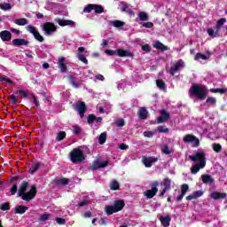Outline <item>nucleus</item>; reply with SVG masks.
I'll return each mask as SVG.
<instances>
[{"instance_id": "nucleus-1", "label": "nucleus", "mask_w": 227, "mask_h": 227, "mask_svg": "<svg viewBox=\"0 0 227 227\" xmlns=\"http://www.w3.org/2000/svg\"><path fill=\"white\" fill-rule=\"evenodd\" d=\"M11 184H12V187L10 189L11 196H15L17 194L18 190V197L21 198L23 201H31V200H35L36 196V192L38 191L36 190V186L32 185L29 192H27V187H29V183L27 181H22V178L19 176H15L11 178Z\"/></svg>"}, {"instance_id": "nucleus-2", "label": "nucleus", "mask_w": 227, "mask_h": 227, "mask_svg": "<svg viewBox=\"0 0 227 227\" xmlns=\"http://www.w3.org/2000/svg\"><path fill=\"white\" fill-rule=\"evenodd\" d=\"M208 90L207 87L203 84L194 83L189 89V95L190 97H196L199 100H205L207 98V95Z\"/></svg>"}, {"instance_id": "nucleus-3", "label": "nucleus", "mask_w": 227, "mask_h": 227, "mask_svg": "<svg viewBox=\"0 0 227 227\" xmlns=\"http://www.w3.org/2000/svg\"><path fill=\"white\" fill-rule=\"evenodd\" d=\"M69 159L73 164H81L83 160H86V157H84V153L81 148H74L69 153Z\"/></svg>"}, {"instance_id": "nucleus-4", "label": "nucleus", "mask_w": 227, "mask_h": 227, "mask_svg": "<svg viewBox=\"0 0 227 227\" xmlns=\"http://www.w3.org/2000/svg\"><path fill=\"white\" fill-rule=\"evenodd\" d=\"M151 190H147L144 192V196L152 200L159 192V181H154L150 184Z\"/></svg>"}, {"instance_id": "nucleus-5", "label": "nucleus", "mask_w": 227, "mask_h": 227, "mask_svg": "<svg viewBox=\"0 0 227 227\" xmlns=\"http://www.w3.org/2000/svg\"><path fill=\"white\" fill-rule=\"evenodd\" d=\"M189 159L190 160H192V162H199V164H203L204 166H207V158L205 152H198L194 155H190Z\"/></svg>"}, {"instance_id": "nucleus-6", "label": "nucleus", "mask_w": 227, "mask_h": 227, "mask_svg": "<svg viewBox=\"0 0 227 227\" xmlns=\"http://www.w3.org/2000/svg\"><path fill=\"white\" fill-rule=\"evenodd\" d=\"M184 143H194V148H198L200 146V138L192 134H187L183 137Z\"/></svg>"}, {"instance_id": "nucleus-7", "label": "nucleus", "mask_w": 227, "mask_h": 227, "mask_svg": "<svg viewBox=\"0 0 227 227\" xmlns=\"http://www.w3.org/2000/svg\"><path fill=\"white\" fill-rule=\"evenodd\" d=\"M43 31H44L45 35L48 36L52 35V33H56L58 31V28L56 27V25L52 22H46L43 24Z\"/></svg>"}, {"instance_id": "nucleus-8", "label": "nucleus", "mask_w": 227, "mask_h": 227, "mask_svg": "<svg viewBox=\"0 0 227 227\" xmlns=\"http://www.w3.org/2000/svg\"><path fill=\"white\" fill-rule=\"evenodd\" d=\"M109 166V161H100L96 160L92 162V165L89 167L90 171H95L97 169H100V168H107Z\"/></svg>"}, {"instance_id": "nucleus-9", "label": "nucleus", "mask_w": 227, "mask_h": 227, "mask_svg": "<svg viewBox=\"0 0 227 227\" xmlns=\"http://www.w3.org/2000/svg\"><path fill=\"white\" fill-rule=\"evenodd\" d=\"M27 31H28L29 33H31L34 37L37 40V42H44L43 36H42V35H40V32H38V30H36V28L31 25L27 27Z\"/></svg>"}, {"instance_id": "nucleus-10", "label": "nucleus", "mask_w": 227, "mask_h": 227, "mask_svg": "<svg viewBox=\"0 0 227 227\" xmlns=\"http://www.w3.org/2000/svg\"><path fill=\"white\" fill-rule=\"evenodd\" d=\"M75 109H77L80 118H84V114H86V111H88V107L86 106V103L78 102L75 104Z\"/></svg>"}, {"instance_id": "nucleus-11", "label": "nucleus", "mask_w": 227, "mask_h": 227, "mask_svg": "<svg viewBox=\"0 0 227 227\" xmlns=\"http://www.w3.org/2000/svg\"><path fill=\"white\" fill-rule=\"evenodd\" d=\"M182 67H184V60L179 59L174 64V66L170 67V75H175V74H176V72H178V70H180Z\"/></svg>"}, {"instance_id": "nucleus-12", "label": "nucleus", "mask_w": 227, "mask_h": 227, "mask_svg": "<svg viewBox=\"0 0 227 227\" xmlns=\"http://www.w3.org/2000/svg\"><path fill=\"white\" fill-rule=\"evenodd\" d=\"M12 45H14V47H27V45H29V41L22 38H16L12 40Z\"/></svg>"}, {"instance_id": "nucleus-13", "label": "nucleus", "mask_w": 227, "mask_h": 227, "mask_svg": "<svg viewBox=\"0 0 227 227\" xmlns=\"http://www.w3.org/2000/svg\"><path fill=\"white\" fill-rule=\"evenodd\" d=\"M169 120V113H168L165 109L161 110L160 116L158 117L157 123H164Z\"/></svg>"}, {"instance_id": "nucleus-14", "label": "nucleus", "mask_w": 227, "mask_h": 227, "mask_svg": "<svg viewBox=\"0 0 227 227\" xmlns=\"http://www.w3.org/2000/svg\"><path fill=\"white\" fill-rule=\"evenodd\" d=\"M204 192L201 190L199 191H195L192 192V194L188 195L186 197V200L187 201H192V200H198V198H201V196H203Z\"/></svg>"}, {"instance_id": "nucleus-15", "label": "nucleus", "mask_w": 227, "mask_h": 227, "mask_svg": "<svg viewBox=\"0 0 227 227\" xmlns=\"http://www.w3.org/2000/svg\"><path fill=\"white\" fill-rule=\"evenodd\" d=\"M157 160H159V158H155V157L143 158V162L145 168H152V164H153V162H157Z\"/></svg>"}, {"instance_id": "nucleus-16", "label": "nucleus", "mask_w": 227, "mask_h": 227, "mask_svg": "<svg viewBox=\"0 0 227 227\" xmlns=\"http://www.w3.org/2000/svg\"><path fill=\"white\" fill-rule=\"evenodd\" d=\"M0 38L3 42H10V40H12V32H10L8 30L1 31Z\"/></svg>"}, {"instance_id": "nucleus-17", "label": "nucleus", "mask_w": 227, "mask_h": 227, "mask_svg": "<svg viewBox=\"0 0 227 227\" xmlns=\"http://www.w3.org/2000/svg\"><path fill=\"white\" fill-rule=\"evenodd\" d=\"M117 56L119 58H132V52H130L129 51L118 49L117 50Z\"/></svg>"}, {"instance_id": "nucleus-18", "label": "nucleus", "mask_w": 227, "mask_h": 227, "mask_svg": "<svg viewBox=\"0 0 227 227\" xmlns=\"http://www.w3.org/2000/svg\"><path fill=\"white\" fill-rule=\"evenodd\" d=\"M125 207V201L122 200H117L114 202V207L117 212H121V210H123V207Z\"/></svg>"}, {"instance_id": "nucleus-19", "label": "nucleus", "mask_w": 227, "mask_h": 227, "mask_svg": "<svg viewBox=\"0 0 227 227\" xmlns=\"http://www.w3.org/2000/svg\"><path fill=\"white\" fill-rule=\"evenodd\" d=\"M201 178H202L203 184H208L209 185H212V184H214V182H215L214 180V177H212V176H210L208 174L202 175Z\"/></svg>"}, {"instance_id": "nucleus-20", "label": "nucleus", "mask_w": 227, "mask_h": 227, "mask_svg": "<svg viewBox=\"0 0 227 227\" xmlns=\"http://www.w3.org/2000/svg\"><path fill=\"white\" fill-rule=\"evenodd\" d=\"M59 26H61L62 27H65V26H74L75 22L70 20H61L59 19L57 20Z\"/></svg>"}, {"instance_id": "nucleus-21", "label": "nucleus", "mask_w": 227, "mask_h": 227, "mask_svg": "<svg viewBox=\"0 0 227 227\" xmlns=\"http://www.w3.org/2000/svg\"><path fill=\"white\" fill-rule=\"evenodd\" d=\"M210 196L213 200H224L227 194L225 192H214Z\"/></svg>"}, {"instance_id": "nucleus-22", "label": "nucleus", "mask_w": 227, "mask_h": 227, "mask_svg": "<svg viewBox=\"0 0 227 227\" xmlns=\"http://www.w3.org/2000/svg\"><path fill=\"white\" fill-rule=\"evenodd\" d=\"M121 12H125L128 15H132V9L129 7V4L125 2H121Z\"/></svg>"}, {"instance_id": "nucleus-23", "label": "nucleus", "mask_w": 227, "mask_h": 227, "mask_svg": "<svg viewBox=\"0 0 227 227\" xmlns=\"http://www.w3.org/2000/svg\"><path fill=\"white\" fill-rule=\"evenodd\" d=\"M42 166V164L40 163V161H35L32 164L31 168L28 170V173H30V175H34V173H36V171H38V169H40V167Z\"/></svg>"}, {"instance_id": "nucleus-24", "label": "nucleus", "mask_w": 227, "mask_h": 227, "mask_svg": "<svg viewBox=\"0 0 227 227\" xmlns=\"http://www.w3.org/2000/svg\"><path fill=\"white\" fill-rule=\"evenodd\" d=\"M59 68L63 74L67 72V70H68V67H67V64H65V57H62L59 59Z\"/></svg>"}, {"instance_id": "nucleus-25", "label": "nucleus", "mask_w": 227, "mask_h": 227, "mask_svg": "<svg viewBox=\"0 0 227 227\" xmlns=\"http://www.w3.org/2000/svg\"><path fill=\"white\" fill-rule=\"evenodd\" d=\"M29 207L20 205L15 207L14 214H20V215L26 214V211H27Z\"/></svg>"}, {"instance_id": "nucleus-26", "label": "nucleus", "mask_w": 227, "mask_h": 227, "mask_svg": "<svg viewBox=\"0 0 227 227\" xmlns=\"http://www.w3.org/2000/svg\"><path fill=\"white\" fill-rule=\"evenodd\" d=\"M105 212L106 215H113V214H116V208L114 207V205H108L105 207Z\"/></svg>"}, {"instance_id": "nucleus-27", "label": "nucleus", "mask_w": 227, "mask_h": 227, "mask_svg": "<svg viewBox=\"0 0 227 227\" xmlns=\"http://www.w3.org/2000/svg\"><path fill=\"white\" fill-rule=\"evenodd\" d=\"M154 49H158V51H161L162 52L168 51V46L164 45L160 41H156L153 44Z\"/></svg>"}, {"instance_id": "nucleus-28", "label": "nucleus", "mask_w": 227, "mask_h": 227, "mask_svg": "<svg viewBox=\"0 0 227 227\" xmlns=\"http://www.w3.org/2000/svg\"><path fill=\"white\" fill-rule=\"evenodd\" d=\"M205 166L206 165L200 164V163H197V164L193 165L191 168L192 175H196L200 171V169H203V168H205Z\"/></svg>"}, {"instance_id": "nucleus-29", "label": "nucleus", "mask_w": 227, "mask_h": 227, "mask_svg": "<svg viewBox=\"0 0 227 227\" xmlns=\"http://www.w3.org/2000/svg\"><path fill=\"white\" fill-rule=\"evenodd\" d=\"M160 221L164 227H169V223H171V217L169 215L167 216H161L160 218Z\"/></svg>"}, {"instance_id": "nucleus-30", "label": "nucleus", "mask_w": 227, "mask_h": 227, "mask_svg": "<svg viewBox=\"0 0 227 227\" xmlns=\"http://www.w3.org/2000/svg\"><path fill=\"white\" fill-rule=\"evenodd\" d=\"M138 116L140 120H146V116H148V110L145 107H141L138 111Z\"/></svg>"}, {"instance_id": "nucleus-31", "label": "nucleus", "mask_w": 227, "mask_h": 227, "mask_svg": "<svg viewBox=\"0 0 227 227\" xmlns=\"http://www.w3.org/2000/svg\"><path fill=\"white\" fill-rule=\"evenodd\" d=\"M210 59V55L207 56L201 52H198L194 57L195 61H200V59H203L204 61H207V59Z\"/></svg>"}, {"instance_id": "nucleus-32", "label": "nucleus", "mask_w": 227, "mask_h": 227, "mask_svg": "<svg viewBox=\"0 0 227 227\" xmlns=\"http://www.w3.org/2000/svg\"><path fill=\"white\" fill-rule=\"evenodd\" d=\"M156 86L162 91H166V90H168V87H166V82H164V80H157Z\"/></svg>"}, {"instance_id": "nucleus-33", "label": "nucleus", "mask_w": 227, "mask_h": 227, "mask_svg": "<svg viewBox=\"0 0 227 227\" xmlns=\"http://www.w3.org/2000/svg\"><path fill=\"white\" fill-rule=\"evenodd\" d=\"M110 189L111 191H118L120 189V183L114 179L110 183Z\"/></svg>"}, {"instance_id": "nucleus-34", "label": "nucleus", "mask_w": 227, "mask_h": 227, "mask_svg": "<svg viewBox=\"0 0 227 227\" xmlns=\"http://www.w3.org/2000/svg\"><path fill=\"white\" fill-rule=\"evenodd\" d=\"M162 185L164 186L163 189H167L168 191H169L171 189V179H169V177L164 178Z\"/></svg>"}, {"instance_id": "nucleus-35", "label": "nucleus", "mask_w": 227, "mask_h": 227, "mask_svg": "<svg viewBox=\"0 0 227 227\" xmlns=\"http://www.w3.org/2000/svg\"><path fill=\"white\" fill-rule=\"evenodd\" d=\"M110 26H114V27H123V26H125V22L116 20L111 21Z\"/></svg>"}, {"instance_id": "nucleus-36", "label": "nucleus", "mask_w": 227, "mask_h": 227, "mask_svg": "<svg viewBox=\"0 0 227 227\" xmlns=\"http://www.w3.org/2000/svg\"><path fill=\"white\" fill-rule=\"evenodd\" d=\"M207 33L211 38H217L219 36V31L217 29L214 31L211 27L207 28Z\"/></svg>"}, {"instance_id": "nucleus-37", "label": "nucleus", "mask_w": 227, "mask_h": 227, "mask_svg": "<svg viewBox=\"0 0 227 227\" xmlns=\"http://www.w3.org/2000/svg\"><path fill=\"white\" fill-rule=\"evenodd\" d=\"M209 91L211 93H220V95H224L227 93V89L226 88H222V89H210Z\"/></svg>"}, {"instance_id": "nucleus-38", "label": "nucleus", "mask_w": 227, "mask_h": 227, "mask_svg": "<svg viewBox=\"0 0 227 227\" xmlns=\"http://www.w3.org/2000/svg\"><path fill=\"white\" fill-rule=\"evenodd\" d=\"M225 22H226V18H221L220 20H217L216 26H215L217 31H221V27L224 26Z\"/></svg>"}, {"instance_id": "nucleus-39", "label": "nucleus", "mask_w": 227, "mask_h": 227, "mask_svg": "<svg viewBox=\"0 0 227 227\" xmlns=\"http://www.w3.org/2000/svg\"><path fill=\"white\" fill-rule=\"evenodd\" d=\"M55 182L59 185H68V184H70V179H68V178H60V179H56Z\"/></svg>"}, {"instance_id": "nucleus-40", "label": "nucleus", "mask_w": 227, "mask_h": 227, "mask_svg": "<svg viewBox=\"0 0 227 227\" xmlns=\"http://www.w3.org/2000/svg\"><path fill=\"white\" fill-rule=\"evenodd\" d=\"M14 24H17V26H26L27 20L26 18L17 19L14 20Z\"/></svg>"}, {"instance_id": "nucleus-41", "label": "nucleus", "mask_w": 227, "mask_h": 227, "mask_svg": "<svg viewBox=\"0 0 227 227\" xmlns=\"http://www.w3.org/2000/svg\"><path fill=\"white\" fill-rule=\"evenodd\" d=\"M106 141H107V133L103 132L99 135L98 143L100 145H104L106 143Z\"/></svg>"}, {"instance_id": "nucleus-42", "label": "nucleus", "mask_w": 227, "mask_h": 227, "mask_svg": "<svg viewBox=\"0 0 227 227\" xmlns=\"http://www.w3.org/2000/svg\"><path fill=\"white\" fill-rule=\"evenodd\" d=\"M95 120H97V116H95L93 114H90L87 116V123L89 125H93V123H95Z\"/></svg>"}, {"instance_id": "nucleus-43", "label": "nucleus", "mask_w": 227, "mask_h": 227, "mask_svg": "<svg viewBox=\"0 0 227 227\" xmlns=\"http://www.w3.org/2000/svg\"><path fill=\"white\" fill-rule=\"evenodd\" d=\"M49 217H51V214L43 213V214L40 215L39 221L41 223H45V221H49Z\"/></svg>"}, {"instance_id": "nucleus-44", "label": "nucleus", "mask_w": 227, "mask_h": 227, "mask_svg": "<svg viewBox=\"0 0 227 227\" xmlns=\"http://www.w3.org/2000/svg\"><path fill=\"white\" fill-rule=\"evenodd\" d=\"M212 148L216 153H221L223 151V145H221V144H213Z\"/></svg>"}, {"instance_id": "nucleus-45", "label": "nucleus", "mask_w": 227, "mask_h": 227, "mask_svg": "<svg viewBox=\"0 0 227 227\" xmlns=\"http://www.w3.org/2000/svg\"><path fill=\"white\" fill-rule=\"evenodd\" d=\"M162 153L165 155H171L173 153V151L169 150V146L168 145H164L161 148Z\"/></svg>"}, {"instance_id": "nucleus-46", "label": "nucleus", "mask_w": 227, "mask_h": 227, "mask_svg": "<svg viewBox=\"0 0 227 227\" xmlns=\"http://www.w3.org/2000/svg\"><path fill=\"white\" fill-rule=\"evenodd\" d=\"M94 12L97 14L104 13V7L100 4H94Z\"/></svg>"}, {"instance_id": "nucleus-47", "label": "nucleus", "mask_w": 227, "mask_h": 227, "mask_svg": "<svg viewBox=\"0 0 227 227\" xmlns=\"http://www.w3.org/2000/svg\"><path fill=\"white\" fill-rule=\"evenodd\" d=\"M65 137H67V132L59 131L57 134L56 141H63V139H65Z\"/></svg>"}, {"instance_id": "nucleus-48", "label": "nucleus", "mask_w": 227, "mask_h": 227, "mask_svg": "<svg viewBox=\"0 0 227 227\" xmlns=\"http://www.w3.org/2000/svg\"><path fill=\"white\" fill-rule=\"evenodd\" d=\"M68 79H69V81H70L72 86H74V88H79V83H77V82H75V77H74V75L70 74V75L68 76Z\"/></svg>"}, {"instance_id": "nucleus-49", "label": "nucleus", "mask_w": 227, "mask_h": 227, "mask_svg": "<svg viewBox=\"0 0 227 227\" xmlns=\"http://www.w3.org/2000/svg\"><path fill=\"white\" fill-rule=\"evenodd\" d=\"M77 59L79 61H82V63H84V65H88V59H86L84 54H77Z\"/></svg>"}, {"instance_id": "nucleus-50", "label": "nucleus", "mask_w": 227, "mask_h": 227, "mask_svg": "<svg viewBox=\"0 0 227 227\" xmlns=\"http://www.w3.org/2000/svg\"><path fill=\"white\" fill-rule=\"evenodd\" d=\"M94 10V4H89L84 9V13H91V11Z\"/></svg>"}, {"instance_id": "nucleus-51", "label": "nucleus", "mask_w": 227, "mask_h": 227, "mask_svg": "<svg viewBox=\"0 0 227 227\" xmlns=\"http://www.w3.org/2000/svg\"><path fill=\"white\" fill-rule=\"evenodd\" d=\"M0 210H3V212H6L7 210H10V202H4L0 206Z\"/></svg>"}, {"instance_id": "nucleus-52", "label": "nucleus", "mask_w": 227, "mask_h": 227, "mask_svg": "<svg viewBox=\"0 0 227 227\" xmlns=\"http://www.w3.org/2000/svg\"><path fill=\"white\" fill-rule=\"evenodd\" d=\"M189 192V184H184L181 185V193L182 194H187V192Z\"/></svg>"}, {"instance_id": "nucleus-53", "label": "nucleus", "mask_w": 227, "mask_h": 227, "mask_svg": "<svg viewBox=\"0 0 227 227\" xmlns=\"http://www.w3.org/2000/svg\"><path fill=\"white\" fill-rule=\"evenodd\" d=\"M138 18L143 21L148 20V14L145 12H141L138 13Z\"/></svg>"}, {"instance_id": "nucleus-54", "label": "nucleus", "mask_w": 227, "mask_h": 227, "mask_svg": "<svg viewBox=\"0 0 227 227\" xmlns=\"http://www.w3.org/2000/svg\"><path fill=\"white\" fill-rule=\"evenodd\" d=\"M0 9L4 11L12 10V5L8 3L0 4Z\"/></svg>"}, {"instance_id": "nucleus-55", "label": "nucleus", "mask_w": 227, "mask_h": 227, "mask_svg": "<svg viewBox=\"0 0 227 227\" xmlns=\"http://www.w3.org/2000/svg\"><path fill=\"white\" fill-rule=\"evenodd\" d=\"M158 132H160V134H168V132H169V129L165 128L164 126H159Z\"/></svg>"}, {"instance_id": "nucleus-56", "label": "nucleus", "mask_w": 227, "mask_h": 227, "mask_svg": "<svg viewBox=\"0 0 227 227\" xmlns=\"http://www.w3.org/2000/svg\"><path fill=\"white\" fill-rule=\"evenodd\" d=\"M114 124L116 125V127H124L125 126V120L119 119V120L114 121Z\"/></svg>"}, {"instance_id": "nucleus-57", "label": "nucleus", "mask_w": 227, "mask_h": 227, "mask_svg": "<svg viewBox=\"0 0 227 227\" xmlns=\"http://www.w3.org/2000/svg\"><path fill=\"white\" fill-rule=\"evenodd\" d=\"M8 100H11L12 104L13 106L17 105V96H15V94H12L9 98H8Z\"/></svg>"}, {"instance_id": "nucleus-58", "label": "nucleus", "mask_w": 227, "mask_h": 227, "mask_svg": "<svg viewBox=\"0 0 227 227\" xmlns=\"http://www.w3.org/2000/svg\"><path fill=\"white\" fill-rule=\"evenodd\" d=\"M73 133L77 136V134H81L82 129H81V127L75 125V126H73Z\"/></svg>"}, {"instance_id": "nucleus-59", "label": "nucleus", "mask_w": 227, "mask_h": 227, "mask_svg": "<svg viewBox=\"0 0 227 227\" xmlns=\"http://www.w3.org/2000/svg\"><path fill=\"white\" fill-rule=\"evenodd\" d=\"M142 51H144V52H152V47L148 43L144 44L142 45Z\"/></svg>"}, {"instance_id": "nucleus-60", "label": "nucleus", "mask_w": 227, "mask_h": 227, "mask_svg": "<svg viewBox=\"0 0 227 227\" xmlns=\"http://www.w3.org/2000/svg\"><path fill=\"white\" fill-rule=\"evenodd\" d=\"M206 103L207 104H216L217 99H215V98L208 97L206 100Z\"/></svg>"}, {"instance_id": "nucleus-61", "label": "nucleus", "mask_w": 227, "mask_h": 227, "mask_svg": "<svg viewBox=\"0 0 227 227\" xmlns=\"http://www.w3.org/2000/svg\"><path fill=\"white\" fill-rule=\"evenodd\" d=\"M105 52L108 56H115V55L117 56V51H114V50H106Z\"/></svg>"}, {"instance_id": "nucleus-62", "label": "nucleus", "mask_w": 227, "mask_h": 227, "mask_svg": "<svg viewBox=\"0 0 227 227\" xmlns=\"http://www.w3.org/2000/svg\"><path fill=\"white\" fill-rule=\"evenodd\" d=\"M17 93H19V95H21L23 98H27V91L24 90H17Z\"/></svg>"}, {"instance_id": "nucleus-63", "label": "nucleus", "mask_w": 227, "mask_h": 227, "mask_svg": "<svg viewBox=\"0 0 227 227\" xmlns=\"http://www.w3.org/2000/svg\"><path fill=\"white\" fill-rule=\"evenodd\" d=\"M56 223H58L59 224H67V220H65V218H56Z\"/></svg>"}, {"instance_id": "nucleus-64", "label": "nucleus", "mask_w": 227, "mask_h": 227, "mask_svg": "<svg viewBox=\"0 0 227 227\" xmlns=\"http://www.w3.org/2000/svg\"><path fill=\"white\" fill-rule=\"evenodd\" d=\"M153 27V23H152V21L143 23V27H147L148 29H151V27Z\"/></svg>"}]
</instances>
